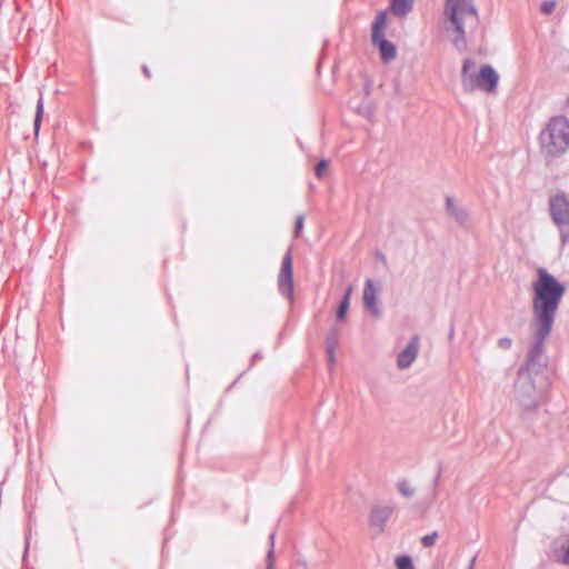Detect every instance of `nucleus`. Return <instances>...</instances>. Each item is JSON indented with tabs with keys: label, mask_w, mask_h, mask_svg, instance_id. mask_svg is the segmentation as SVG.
I'll return each mask as SVG.
<instances>
[{
	"label": "nucleus",
	"mask_w": 569,
	"mask_h": 569,
	"mask_svg": "<svg viewBox=\"0 0 569 569\" xmlns=\"http://www.w3.org/2000/svg\"><path fill=\"white\" fill-rule=\"evenodd\" d=\"M453 336H455V328H453V325H451L450 331H449V335H448L449 340H452Z\"/></svg>",
	"instance_id": "obj_28"
},
{
	"label": "nucleus",
	"mask_w": 569,
	"mask_h": 569,
	"mask_svg": "<svg viewBox=\"0 0 569 569\" xmlns=\"http://www.w3.org/2000/svg\"><path fill=\"white\" fill-rule=\"evenodd\" d=\"M397 569H415L412 559L408 555H400L395 560Z\"/></svg>",
	"instance_id": "obj_19"
},
{
	"label": "nucleus",
	"mask_w": 569,
	"mask_h": 569,
	"mask_svg": "<svg viewBox=\"0 0 569 569\" xmlns=\"http://www.w3.org/2000/svg\"><path fill=\"white\" fill-rule=\"evenodd\" d=\"M340 339V331L338 328H331L326 338V351L337 349Z\"/></svg>",
	"instance_id": "obj_15"
},
{
	"label": "nucleus",
	"mask_w": 569,
	"mask_h": 569,
	"mask_svg": "<svg viewBox=\"0 0 569 569\" xmlns=\"http://www.w3.org/2000/svg\"><path fill=\"white\" fill-rule=\"evenodd\" d=\"M274 532H271L269 536L270 548L268 550L266 558V569H273L274 566Z\"/></svg>",
	"instance_id": "obj_18"
},
{
	"label": "nucleus",
	"mask_w": 569,
	"mask_h": 569,
	"mask_svg": "<svg viewBox=\"0 0 569 569\" xmlns=\"http://www.w3.org/2000/svg\"><path fill=\"white\" fill-rule=\"evenodd\" d=\"M363 302L372 316L380 317L381 310L378 302V290L373 287L371 279H368L365 283Z\"/></svg>",
	"instance_id": "obj_11"
},
{
	"label": "nucleus",
	"mask_w": 569,
	"mask_h": 569,
	"mask_svg": "<svg viewBox=\"0 0 569 569\" xmlns=\"http://www.w3.org/2000/svg\"><path fill=\"white\" fill-rule=\"evenodd\" d=\"M438 537V532L433 531L430 535H426L421 538V543L423 547L429 548L432 547L436 543V539Z\"/></svg>",
	"instance_id": "obj_22"
},
{
	"label": "nucleus",
	"mask_w": 569,
	"mask_h": 569,
	"mask_svg": "<svg viewBox=\"0 0 569 569\" xmlns=\"http://www.w3.org/2000/svg\"><path fill=\"white\" fill-rule=\"evenodd\" d=\"M543 353V345L536 347V343H531L525 363L518 369L515 397L525 411L538 409L545 402L550 387Z\"/></svg>",
	"instance_id": "obj_2"
},
{
	"label": "nucleus",
	"mask_w": 569,
	"mask_h": 569,
	"mask_svg": "<svg viewBox=\"0 0 569 569\" xmlns=\"http://www.w3.org/2000/svg\"><path fill=\"white\" fill-rule=\"evenodd\" d=\"M540 148L548 157L557 158L569 148V120L563 116L549 119L539 136Z\"/></svg>",
	"instance_id": "obj_4"
},
{
	"label": "nucleus",
	"mask_w": 569,
	"mask_h": 569,
	"mask_svg": "<svg viewBox=\"0 0 569 569\" xmlns=\"http://www.w3.org/2000/svg\"><path fill=\"white\" fill-rule=\"evenodd\" d=\"M549 211L557 227L569 226V198L565 192H558L549 199Z\"/></svg>",
	"instance_id": "obj_8"
},
{
	"label": "nucleus",
	"mask_w": 569,
	"mask_h": 569,
	"mask_svg": "<svg viewBox=\"0 0 569 569\" xmlns=\"http://www.w3.org/2000/svg\"><path fill=\"white\" fill-rule=\"evenodd\" d=\"M42 113H43V101H42V99H39V101L37 103V113H36V119H34V130H36V133L39 130V127H40V123H41V120H42Z\"/></svg>",
	"instance_id": "obj_21"
},
{
	"label": "nucleus",
	"mask_w": 569,
	"mask_h": 569,
	"mask_svg": "<svg viewBox=\"0 0 569 569\" xmlns=\"http://www.w3.org/2000/svg\"><path fill=\"white\" fill-rule=\"evenodd\" d=\"M387 29V12L379 11L372 22L371 41L372 44L378 47L383 62H390L396 58V46L385 38Z\"/></svg>",
	"instance_id": "obj_6"
},
{
	"label": "nucleus",
	"mask_w": 569,
	"mask_h": 569,
	"mask_svg": "<svg viewBox=\"0 0 569 569\" xmlns=\"http://www.w3.org/2000/svg\"><path fill=\"white\" fill-rule=\"evenodd\" d=\"M419 347V337H411L406 348L398 355L397 365L400 369L409 368L412 365L418 356Z\"/></svg>",
	"instance_id": "obj_10"
},
{
	"label": "nucleus",
	"mask_w": 569,
	"mask_h": 569,
	"mask_svg": "<svg viewBox=\"0 0 569 569\" xmlns=\"http://www.w3.org/2000/svg\"><path fill=\"white\" fill-rule=\"evenodd\" d=\"M329 166V161L327 159H321L317 167H316V176L319 178V179H322L323 176H325V171L326 169L328 168Z\"/></svg>",
	"instance_id": "obj_23"
},
{
	"label": "nucleus",
	"mask_w": 569,
	"mask_h": 569,
	"mask_svg": "<svg viewBox=\"0 0 569 569\" xmlns=\"http://www.w3.org/2000/svg\"><path fill=\"white\" fill-rule=\"evenodd\" d=\"M303 223H305V216L303 214H299L296 219V224H295V237H299L301 231H302V228H303Z\"/></svg>",
	"instance_id": "obj_24"
},
{
	"label": "nucleus",
	"mask_w": 569,
	"mask_h": 569,
	"mask_svg": "<svg viewBox=\"0 0 569 569\" xmlns=\"http://www.w3.org/2000/svg\"><path fill=\"white\" fill-rule=\"evenodd\" d=\"M557 4V0H543L540 4V12L549 16L556 10Z\"/></svg>",
	"instance_id": "obj_20"
},
{
	"label": "nucleus",
	"mask_w": 569,
	"mask_h": 569,
	"mask_svg": "<svg viewBox=\"0 0 569 569\" xmlns=\"http://www.w3.org/2000/svg\"><path fill=\"white\" fill-rule=\"evenodd\" d=\"M550 559L556 563L569 566V537L553 541Z\"/></svg>",
	"instance_id": "obj_12"
},
{
	"label": "nucleus",
	"mask_w": 569,
	"mask_h": 569,
	"mask_svg": "<svg viewBox=\"0 0 569 569\" xmlns=\"http://www.w3.org/2000/svg\"><path fill=\"white\" fill-rule=\"evenodd\" d=\"M252 358H253V359H256V358H260V356H259V353H254Z\"/></svg>",
	"instance_id": "obj_31"
},
{
	"label": "nucleus",
	"mask_w": 569,
	"mask_h": 569,
	"mask_svg": "<svg viewBox=\"0 0 569 569\" xmlns=\"http://www.w3.org/2000/svg\"><path fill=\"white\" fill-rule=\"evenodd\" d=\"M351 288H348L343 299L341 300L337 309V320L341 321L345 319L350 302Z\"/></svg>",
	"instance_id": "obj_16"
},
{
	"label": "nucleus",
	"mask_w": 569,
	"mask_h": 569,
	"mask_svg": "<svg viewBox=\"0 0 569 569\" xmlns=\"http://www.w3.org/2000/svg\"><path fill=\"white\" fill-rule=\"evenodd\" d=\"M443 17L450 22L452 44L459 51L467 49V33H472L479 23L473 0H445Z\"/></svg>",
	"instance_id": "obj_3"
},
{
	"label": "nucleus",
	"mask_w": 569,
	"mask_h": 569,
	"mask_svg": "<svg viewBox=\"0 0 569 569\" xmlns=\"http://www.w3.org/2000/svg\"><path fill=\"white\" fill-rule=\"evenodd\" d=\"M278 290L290 301V303H292L295 286L291 249H288V251L282 257L281 268L278 274Z\"/></svg>",
	"instance_id": "obj_7"
},
{
	"label": "nucleus",
	"mask_w": 569,
	"mask_h": 569,
	"mask_svg": "<svg viewBox=\"0 0 569 569\" xmlns=\"http://www.w3.org/2000/svg\"><path fill=\"white\" fill-rule=\"evenodd\" d=\"M335 353H336V349H332L331 352L327 351L328 361H329L330 367H333L336 363V355Z\"/></svg>",
	"instance_id": "obj_26"
},
{
	"label": "nucleus",
	"mask_w": 569,
	"mask_h": 569,
	"mask_svg": "<svg viewBox=\"0 0 569 569\" xmlns=\"http://www.w3.org/2000/svg\"><path fill=\"white\" fill-rule=\"evenodd\" d=\"M446 210L459 224H465L467 222V211L463 208L458 207L455 199L450 196L446 198Z\"/></svg>",
	"instance_id": "obj_13"
},
{
	"label": "nucleus",
	"mask_w": 569,
	"mask_h": 569,
	"mask_svg": "<svg viewBox=\"0 0 569 569\" xmlns=\"http://www.w3.org/2000/svg\"><path fill=\"white\" fill-rule=\"evenodd\" d=\"M565 108H566L567 110H569V96H568V97H567V99H566Z\"/></svg>",
	"instance_id": "obj_29"
},
{
	"label": "nucleus",
	"mask_w": 569,
	"mask_h": 569,
	"mask_svg": "<svg viewBox=\"0 0 569 569\" xmlns=\"http://www.w3.org/2000/svg\"><path fill=\"white\" fill-rule=\"evenodd\" d=\"M396 487L398 492L406 498H411L415 495V489L410 486L407 479L398 480Z\"/></svg>",
	"instance_id": "obj_17"
},
{
	"label": "nucleus",
	"mask_w": 569,
	"mask_h": 569,
	"mask_svg": "<svg viewBox=\"0 0 569 569\" xmlns=\"http://www.w3.org/2000/svg\"><path fill=\"white\" fill-rule=\"evenodd\" d=\"M532 342L545 346L550 336L557 311L565 296L566 287L546 269L537 270V279L532 282Z\"/></svg>",
	"instance_id": "obj_1"
},
{
	"label": "nucleus",
	"mask_w": 569,
	"mask_h": 569,
	"mask_svg": "<svg viewBox=\"0 0 569 569\" xmlns=\"http://www.w3.org/2000/svg\"><path fill=\"white\" fill-rule=\"evenodd\" d=\"M415 0H390V11L398 18L408 16L413 9Z\"/></svg>",
	"instance_id": "obj_14"
},
{
	"label": "nucleus",
	"mask_w": 569,
	"mask_h": 569,
	"mask_svg": "<svg viewBox=\"0 0 569 569\" xmlns=\"http://www.w3.org/2000/svg\"><path fill=\"white\" fill-rule=\"evenodd\" d=\"M476 560H477V556H473L470 560V563L468 566L467 569H473L475 568V563H476Z\"/></svg>",
	"instance_id": "obj_27"
},
{
	"label": "nucleus",
	"mask_w": 569,
	"mask_h": 569,
	"mask_svg": "<svg viewBox=\"0 0 569 569\" xmlns=\"http://www.w3.org/2000/svg\"><path fill=\"white\" fill-rule=\"evenodd\" d=\"M499 74L491 64H483L476 71V62L467 58L461 68V86L465 92L481 90L487 93L497 91Z\"/></svg>",
	"instance_id": "obj_5"
},
{
	"label": "nucleus",
	"mask_w": 569,
	"mask_h": 569,
	"mask_svg": "<svg viewBox=\"0 0 569 569\" xmlns=\"http://www.w3.org/2000/svg\"><path fill=\"white\" fill-rule=\"evenodd\" d=\"M497 346L502 350H509L512 346V340L508 337L498 339Z\"/></svg>",
	"instance_id": "obj_25"
},
{
	"label": "nucleus",
	"mask_w": 569,
	"mask_h": 569,
	"mask_svg": "<svg viewBox=\"0 0 569 569\" xmlns=\"http://www.w3.org/2000/svg\"><path fill=\"white\" fill-rule=\"evenodd\" d=\"M395 511L393 506H375L369 515V526L377 533L383 532L386 525Z\"/></svg>",
	"instance_id": "obj_9"
},
{
	"label": "nucleus",
	"mask_w": 569,
	"mask_h": 569,
	"mask_svg": "<svg viewBox=\"0 0 569 569\" xmlns=\"http://www.w3.org/2000/svg\"><path fill=\"white\" fill-rule=\"evenodd\" d=\"M379 258H380L381 261H383V262L386 261V258H385V256L382 253H379Z\"/></svg>",
	"instance_id": "obj_30"
}]
</instances>
